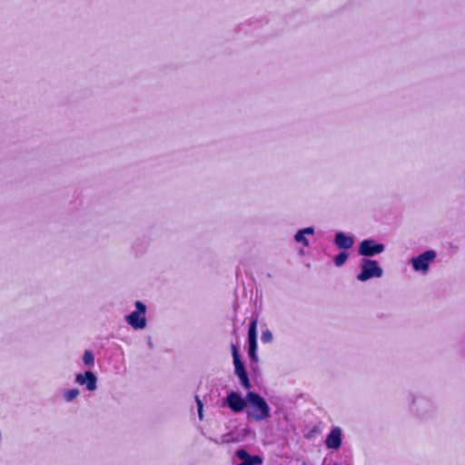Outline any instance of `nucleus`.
<instances>
[{"label": "nucleus", "mask_w": 465, "mask_h": 465, "mask_svg": "<svg viewBox=\"0 0 465 465\" xmlns=\"http://www.w3.org/2000/svg\"><path fill=\"white\" fill-rule=\"evenodd\" d=\"M246 400L254 408L252 416L255 420L260 421L270 417V407L261 395L249 391Z\"/></svg>", "instance_id": "obj_1"}, {"label": "nucleus", "mask_w": 465, "mask_h": 465, "mask_svg": "<svg viewBox=\"0 0 465 465\" xmlns=\"http://www.w3.org/2000/svg\"><path fill=\"white\" fill-rule=\"evenodd\" d=\"M382 275V270L375 260L364 259L361 264V272L357 276L361 282H365L371 278H380Z\"/></svg>", "instance_id": "obj_2"}, {"label": "nucleus", "mask_w": 465, "mask_h": 465, "mask_svg": "<svg viewBox=\"0 0 465 465\" xmlns=\"http://www.w3.org/2000/svg\"><path fill=\"white\" fill-rule=\"evenodd\" d=\"M136 311L126 316V322L134 329H143L146 325V306L140 301L135 302Z\"/></svg>", "instance_id": "obj_3"}, {"label": "nucleus", "mask_w": 465, "mask_h": 465, "mask_svg": "<svg viewBox=\"0 0 465 465\" xmlns=\"http://www.w3.org/2000/svg\"><path fill=\"white\" fill-rule=\"evenodd\" d=\"M232 358H233L235 374L239 377L242 387L244 389L249 390L252 385H251L247 371L245 370L244 364L240 359L237 346L232 344Z\"/></svg>", "instance_id": "obj_4"}, {"label": "nucleus", "mask_w": 465, "mask_h": 465, "mask_svg": "<svg viewBox=\"0 0 465 465\" xmlns=\"http://www.w3.org/2000/svg\"><path fill=\"white\" fill-rule=\"evenodd\" d=\"M436 255L435 251L429 250L417 257H413L411 259V264L414 271L426 273L429 270L430 264L435 260Z\"/></svg>", "instance_id": "obj_5"}, {"label": "nucleus", "mask_w": 465, "mask_h": 465, "mask_svg": "<svg viewBox=\"0 0 465 465\" xmlns=\"http://www.w3.org/2000/svg\"><path fill=\"white\" fill-rule=\"evenodd\" d=\"M385 249L384 244L376 243L373 240H363L359 245V253L370 257L381 253Z\"/></svg>", "instance_id": "obj_6"}, {"label": "nucleus", "mask_w": 465, "mask_h": 465, "mask_svg": "<svg viewBox=\"0 0 465 465\" xmlns=\"http://www.w3.org/2000/svg\"><path fill=\"white\" fill-rule=\"evenodd\" d=\"M256 327H257V319H252L249 331H248V343H249V356L250 358L256 361H257V335H256Z\"/></svg>", "instance_id": "obj_7"}, {"label": "nucleus", "mask_w": 465, "mask_h": 465, "mask_svg": "<svg viewBox=\"0 0 465 465\" xmlns=\"http://www.w3.org/2000/svg\"><path fill=\"white\" fill-rule=\"evenodd\" d=\"M226 404L234 412H241L244 410L247 403L244 399L241 397L238 392L232 391L226 397Z\"/></svg>", "instance_id": "obj_8"}, {"label": "nucleus", "mask_w": 465, "mask_h": 465, "mask_svg": "<svg viewBox=\"0 0 465 465\" xmlns=\"http://www.w3.org/2000/svg\"><path fill=\"white\" fill-rule=\"evenodd\" d=\"M75 381L80 385H85L86 389L90 391H94L97 387V379L94 373L91 371H86L84 373H78L76 375Z\"/></svg>", "instance_id": "obj_9"}, {"label": "nucleus", "mask_w": 465, "mask_h": 465, "mask_svg": "<svg viewBox=\"0 0 465 465\" xmlns=\"http://www.w3.org/2000/svg\"><path fill=\"white\" fill-rule=\"evenodd\" d=\"M325 445L328 449L337 450L341 445V432L339 428H333L325 440Z\"/></svg>", "instance_id": "obj_10"}, {"label": "nucleus", "mask_w": 465, "mask_h": 465, "mask_svg": "<svg viewBox=\"0 0 465 465\" xmlns=\"http://www.w3.org/2000/svg\"><path fill=\"white\" fill-rule=\"evenodd\" d=\"M335 244L340 249H350L352 247L354 241L352 237L344 234L343 232H338L335 235Z\"/></svg>", "instance_id": "obj_11"}, {"label": "nucleus", "mask_w": 465, "mask_h": 465, "mask_svg": "<svg viewBox=\"0 0 465 465\" xmlns=\"http://www.w3.org/2000/svg\"><path fill=\"white\" fill-rule=\"evenodd\" d=\"M314 230L312 227L305 228L303 230H300L294 236V239L298 242H302L305 246L309 245V241L305 237V234H313Z\"/></svg>", "instance_id": "obj_12"}, {"label": "nucleus", "mask_w": 465, "mask_h": 465, "mask_svg": "<svg viewBox=\"0 0 465 465\" xmlns=\"http://www.w3.org/2000/svg\"><path fill=\"white\" fill-rule=\"evenodd\" d=\"M84 365L93 366L94 364V356L92 351H85L83 356Z\"/></svg>", "instance_id": "obj_13"}, {"label": "nucleus", "mask_w": 465, "mask_h": 465, "mask_svg": "<svg viewBox=\"0 0 465 465\" xmlns=\"http://www.w3.org/2000/svg\"><path fill=\"white\" fill-rule=\"evenodd\" d=\"M262 460L260 456H252L251 458L242 461L240 464L238 465H258V464H262Z\"/></svg>", "instance_id": "obj_14"}, {"label": "nucleus", "mask_w": 465, "mask_h": 465, "mask_svg": "<svg viewBox=\"0 0 465 465\" xmlns=\"http://www.w3.org/2000/svg\"><path fill=\"white\" fill-rule=\"evenodd\" d=\"M348 259V253L342 252L335 256L334 262L336 266H341Z\"/></svg>", "instance_id": "obj_15"}, {"label": "nucleus", "mask_w": 465, "mask_h": 465, "mask_svg": "<svg viewBox=\"0 0 465 465\" xmlns=\"http://www.w3.org/2000/svg\"><path fill=\"white\" fill-rule=\"evenodd\" d=\"M79 394V391L77 389H71V390H68L67 391H65L64 393V399L67 401H71L73 400H74Z\"/></svg>", "instance_id": "obj_16"}, {"label": "nucleus", "mask_w": 465, "mask_h": 465, "mask_svg": "<svg viewBox=\"0 0 465 465\" xmlns=\"http://www.w3.org/2000/svg\"><path fill=\"white\" fill-rule=\"evenodd\" d=\"M236 456L240 460H242V461L252 457L245 450H242V449L238 450L236 451Z\"/></svg>", "instance_id": "obj_17"}, {"label": "nucleus", "mask_w": 465, "mask_h": 465, "mask_svg": "<svg viewBox=\"0 0 465 465\" xmlns=\"http://www.w3.org/2000/svg\"><path fill=\"white\" fill-rule=\"evenodd\" d=\"M272 340V332L269 330H267V331L262 332V341L263 342H271Z\"/></svg>", "instance_id": "obj_18"}, {"label": "nucleus", "mask_w": 465, "mask_h": 465, "mask_svg": "<svg viewBox=\"0 0 465 465\" xmlns=\"http://www.w3.org/2000/svg\"><path fill=\"white\" fill-rule=\"evenodd\" d=\"M196 401H197V405H198V412H199V417L200 419L202 420V411H203V403L202 401H200L199 397L196 396Z\"/></svg>", "instance_id": "obj_19"}]
</instances>
